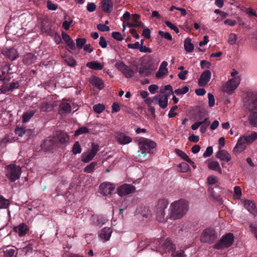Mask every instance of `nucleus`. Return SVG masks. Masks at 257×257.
<instances>
[{"instance_id":"1","label":"nucleus","mask_w":257,"mask_h":257,"mask_svg":"<svg viewBox=\"0 0 257 257\" xmlns=\"http://www.w3.org/2000/svg\"><path fill=\"white\" fill-rule=\"evenodd\" d=\"M189 210V203L184 199H180L172 202L169 208L168 217L176 220L183 217Z\"/></svg>"},{"instance_id":"2","label":"nucleus","mask_w":257,"mask_h":257,"mask_svg":"<svg viewBox=\"0 0 257 257\" xmlns=\"http://www.w3.org/2000/svg\"><path fill=\"white\" fill-rule=\"evenodd\" d=\"M156 143L153 141L146 139L141 138L138 140L139 150L137 157L138 161L142 162L147 159V154L150 153L151 149L156 147Z\"/></svg>"},{"instance_id":"3","label":"nucleus","mask_w":257,"mask_h":257,"mask_svg":"<svg viewBox=\"0 0 257 257\" xmlns=\"http://www.w3.org/2000/svg\"><path fill=\"white\" fill-rule=\"evenodd\" d=\"M257 139V133L253 132L247 135L241 136L237 140V143L233 148L232 152L235 155L243 151L247 146L252 144Z\"/></svg>"},{"instance_id":"4","label":"nucleus","mask_w":257,"mask_h":257,"mask_svg":"<svg viewBox=\"0 0 257 257\" xmlns=\"http://www.w3.org/2000/svg\"><path fill=\"white\" fill-rule=\"evenodd\" d=\"M168 202L164 199L160 200L155 207V213L156 219L161 222H166L169 217L168 215L165 217V209L168 206Z\"/></svg>"},{"instance_id":"5","label":"nucleus","mask_w":257,"mask_h":257,"mask_svg":"<svg viewBox=\"0 0 257 257\" xmlns=\"http://www.w3.org/2000/svg\"><path fill=\"white\" fill-rule=\"evenodd\" d=\"M6 177L12 182L18 179L21 174V168L15 164H10L5 168Z\"/></svg>"},{"instance_id":"6","label":"nucleus","mask_w":257,"mask_h":257,"mask_svg":"<svg viewBox=\"0 0 257 257\" xmlns=\"http://www.w3.org/2000/svg\"><path fill=\"white\" fill-rule=\"evenodd\" d=\"M77 110V105L71 101L63 100L59 106V113L61 115H66L72 110L74 112Z\"/></svg>"},{"instance_id":"7","label":"nucleus","mask_w":257,"mask_h":257,"mask_svg":"<svg viewBox=\"0 0 257 257\" xmlns=\"http://www.w3.org/2000/svg\"><path fill=\"white\" fill-rule=\"evenodd\" d=\"M240 82V78L239 76L232 78L222 86V90L229 95L232 94L238 87Z\"/></svg>"},{"instance_id":"8","label":"nucleus","mask_w":257,"mask_h":257,"mask_svg":"<svg viewBox=\"0 0 257 257\" xmlns=\"http://www.w3.org/2000/svg\"><path fill=\"white\" fill-rule=\"evenodd\" d=\"M217 238V235L213 229L207 228L204 230L200 236V240L204 243H212Z\"/></svg>"},{"instance_id":"9","label":"nucleus","mask_w":257,"mask_h":257,"mask_svg":"<svg viewBox=\"0 0 257 257\" xmlns=\"http://www.w3.org/2000/svg\"><path fill=\"white\" fill-rule=\"evenodd\" d=\"M114 66L127 78H132L134 76V70L121 61L116 62Z\"/></svg>"},{"instance_id":"10","label":"nucleus","mask_w":257,"mask_h":257,"mask_svg":"<svg viewBox=\"0 0 257 257\" xmlns=\"http://www.w3.org/2000/svg\"><path fill=\"white\" fill-rule=\"evenodd\" d=\"M233 242V235L229 233L223 236L219 242L214 245V248L220 249L230 246Z\"/></svg>"},{"instance_id":"11","label":"nucleus","mask_w":257,"mask_h":257,"mask_svg":"<svg viewBox=\"0 0 257 257\" xmlns=\"http://www.w3.org/2000/svg\"><path fill=\"white\" fill-rule=\"evenodd\" d=\"M156 244H158V246L156 247V250L163 253V250L165 252L173 251L174 250V245L169 239H166L161 245L159 240L155 241Z\"/></svg>"},{"instance_id":"12","label":"nucleus","mask_w":257,"mask_h":257,"mask_svg":"<svg viewBox=\"0 0 257 257\" xmlns=\"http://www.w3.org/2000/svg\"><path fill=\"white\" fill-rule=\"evenodd\" d=\"M136 188L134 186L125 184L117 188V194L120 196H123L135 192Z\"/></svg>"},{"instance_id":"13","label":"nucleus","mask_w":257,"mask_h":257,"mask_svg":"<svg viewBox=\"0 0 257 257\" xmlns=\"http://www.w3.org/2000/svg\"><path fill=\"white\" fill-rule=\"evenodd\" d=\"M98 151V147L93 144L91 151L87 153H83L81 155V161L84 163H88L96 155Z\"/></svg>"},{"instance_id":"14","label":"nucleus","mask_w":257,"mask_h":257,"mask_svg":"<svg viewBox=\"0 0 257 257\" xmlns=\"http://www.w3.org/2000/svg\"><path fill=\"white\" fill-rule=\"evenodd\" d=\"M11 70L10 65L4 63L2 65L1 68H0V79L1 80H6L9 81L11 77L10 76V74L12 72H10V70Z\"/></svg>"},{"instance_id":"15","label":"nucleus","mask_w":257,"mask_h":257,"mask_svg":"<svg viewBox=\"0 0 257 257\" xmlns=\"http://www.w3.org/2000/svg\"><path fill=\"white\" fill-rule=\"evenodd\" d=\"M114 189V186L109 182H104L99 186V192L104 196L110 194Z\"/></svg>"},{"instance_id":"16","label":"nucleus","mask_w":257,"mask_h":257,"mask_svg":"<svg viewBox=\"0 0 257 257\" xmlns=\"http://www.w3.org/2000/svg\"><path fill=\"white\" fill-rule=\"evenodd\" d=\"M169 95H158L153 97L152 100L154 102L157 101L160 107L165 109L168 105Z\"/></svg>"},{"instance_id":"17","label":"nucleus","mask_w":257,"mask_h":257,"mask_svg":"<svg viewBox=\"0 0 257 257\" xmlns=\"http://www.w3.org/2000/svg\"><path fill=\"white\" fill-rule=\"evenodd\" d=\"M211 76V73L209 70L203 71L198 80V85L200 86H205L210 80Z\"/></svg>"},{"instance_id":"18","label":"nucleus","mask_w":257,"mask_h":257,"mask_svg":"<svg viewBox=\"0 0 257 257\" xmlns=\"http://www.w3.org/2000/svg\"><path fill=\"white\" fill-rule=\"evenodd\" d=\"M247 96L250 103V109L257 111V91L248 92Z\"/></svg>"},{"instance_id":"19","label":"nucleus","mask_w":257,"mask_h":257,"mask_svg":"<svg viewBox=\"0 0 257 257\" xmlns=\"http://www.w3.org/2000/svg\"><path fill=\"white\" fill-rule=\"evenodd\" d=\"M28 230V227L24 223H22L19 225L15 226L13 228L14 232L17 233L20 237L26 235Z\"/></svg>"},{"instance_id":"20","label":"nucleus","mask_w":257,"mask_h":257,"mask_svg":"<svg viewBox=\"0 0 257 257\" xmlns=\"http://www.w3.org/2000/svg\"><path fill=\"white\" fill-rule=\"evenodd\" d=\"M2 53L11 60H14L18 57L17 51L13 48H4L2 50Z\"/></svg>"},{"instance_id":"21","label":"nucleus","mask_w":257,"mask_h":257,"mask_svg":"<svg viewBox=\"0 0 257 257\" xmlns=\"http://www.w3.org/2000/svg\"><path fill=\"white\" fill-rule=\"evenodd\" d=\"M115 139L119 144L126 145L132 141V138L122 133H117L115 135Z\"/></svg>"},{"instance_id":"22","label":"nucleus","mask_w":257,"mask_h":257,"mask_svg":"<svg viewBox=\"0 0 257 257\" xmlns=\"http://www.w3.org/2000/svg\"><path fill=\"white\" fill-rule=\"evenodd\" d=\"M154 69H152L150 65H144L141 66L138 70V73L141 77H148L153 73Z\"/></svg>"},{"instance_id":"23","label":"nucleus","mask_w":257,"mask_h":257,"mask_svg":"<svg viewBox=\"0 0 257 257\" xmlns=\"http://www.w3.org/2000/svg\"><path fill=\"white\" fill-rule=\"evenodd\" d=\"M112 229L109 227H104L99 232V237L103 241H108L111 235Z\"/></svg>"},{"instance_id":"24","label":"nucleus","mask_w":257,"mask_h":257,"mask_svg":"<svg viewBox=\"0 0 257 257\" xmlns=\"http://www.w3.org/2000/svg\"><path fill=\"white\" fill-rule=\"evenodd\" d=\"M107 221V218L101 215H93L91 216L92 223L95 225H102Z\"/></svg>"},{"instance_id":"25","label":"nucleus","mask_w":257,"mask_h":257,"mask_svg":"<svg viewBox=\"0 0 257 257\" xmlns=\"http://www.w3.org/2000/svg\"><path fill=\"white\" fill-rule=\"evenodd\" d=\"M249 125L254 127H257V111L250 109L247 116Z\"/></svg>"},{"instance_id":"26","label":"nucleus","mask_w":257,"mask_h":257,"mask_svg":"<svg viewBox=\"0 0 257 257\" xmlns=\"http://www.w3.org/2000/svg\"><path fill=\"white\" fill-rule=\"evenodd\" d=\"M101 8L103 11L107 13H110L113 10V3L111 0H101Z\"/></svg>"},{"instance_id":"27","label":"nucleus","mask_w":257,"mask_h":257,"mask_svg":"<svg viewBox=\"0 0 257 257\" xmlns=\"http://www.w3.org/2000/svg\"><path fill=\"white\" fill-rule=\"evenodd\" d=\"M137 212L143 217L145 218H149L151 216V211L149 207L141 206L137 209Z\"/></svg>"},{"instance_id":"28","label":"nucleus","mask_w":257,"mask_h":257,"mask_svg":"<svg viewBox=\"0 0 257 257\" xmlns=\"http://www.w3.org/2000/svg\"><path fill=\"white\" fill-rule=\"evenodd\" d=\"M216 157L217 158L224 161L226 162H229L231 160V157L228 152L224 150H221L219 151L216 155Z\"/></svg>"},{"instance_id":"29","label":"nucleus","mask_w":257,"mask_h":257,"mask_svg":"<svg viewBox=\"0 0 257 257\" xmlns=\"http://www.w3.org/2000/svg\"><path fill=\"white\" fill-rule=\"evenodd\" d=\"M56 136L59 142L62 144H65L69 141V137L67 133L62 131H58Z\"/></svg>"},{"instance_id":"30","label":"nucleus","mask_w":257,"mask_h":257,"mask_svg":"<svg viewBox=\"0 0 257 257\" xmlns=\"http://www.w3.org/2000/svg\"><path fill=\"white\" fill-rule=\"evenodd\" d=\"M175 152L176 153V154H177L179 157H180L187 162L190 163L192 166L194 165V162L189 158L188 156L184 152L179 149H176L175 150Z\"/></svg>"},{"instance_id":"31","label":"nucleus","mask_w":257,"mask_h":257,"mask_svg":"<svg viewBox=\"0 0 257 257\" xmlns=\"http://www.w3.org/2000/svg\"><path fill=\"white\" fill-rule=\"evenodd\" d=\"M19 84L18 82H12L9 85H5L1 88L2 93H6L7 92L12 91L14 89L18 88Z\"/></svg>"},{"instance_id":"32","label":"nucleus","mask_w":257,"mask_h":257,"mask_svg":"<svg viewBox=\"0 0 257 257\" xmlns=\"http://www.w3.org/2000/svg\"><path fill=\"white\" fill-rule=\"evenodd\" d=\"M90 83L92 85L96 87L99 89H102L104 87L102 80L95 76L91 78Z\"/></svg>"},{"instance_id":"33","label":"nucleus","mask_w":257,"mask_h":257,"mask_svg":"<svg viewBox=\"0 0 257 257\" xmlns=\"http://www.w3.org/2000/svg\"><path fill=\"white\" fill-rule=\"evenodd\" d=\"M36 112V110H28L25 112L22 115V121L23 122H28Z\"/></svg>"},{"instance_id":"34","label":"nucleus","mask_w":257,"mask_h":257,"mask_svg":"<svg viewBox=\"0 0 257 257\" xmlns=\"http://www.w3.org/2000/svg\"><path fill=\"white\" fill-rule=\"evenodd\" d=\"M184 47L185 51L188 53L193 52L194 49V46L191 43V39L190 38H186L184 42Z\"/></svg>"},{"instance_id":"35","label":"nucleus","mask_w":257,"mask_h":257,"mask_svg":"<svg viewBox=\"0 0 257 257\" xmlns=\"http://www.w3.org/2000/svg\"><path fill=\"white\" fill-rule=\"evenodd\" d=\"M86 66L93 70H101L103 68V65L96 61H91L86 64Z\"/></svg>"},{"instance_id":"36","label":"nucleus","mask_w":257,"mask_h":257,"mask_svg":"<svg viewBox=\"0 0 257 257\" xmlns=\"http://www.w3.org/2000/svg\"><path fill=\"white\" fill-rule=\"evenodd\" d=\"M36 57L32 53H28L25 55L23 58L24 62L27 64L30 65L35 62Z\"/></svg>"},{"instance_id":"37","label":"nucleus","mask_w":257,"mask_h":257,"mask_svg":"<svg viewBox=\"0 0 257 257\" xmlns=\"http://www.w3.org/2000/svg\"><path fill=\"white\" fill-rule=\"evenodd\" d=\"M208 167L209 169L216 171L219 173H222V170L219 163L217 161H211L209 163Z\"/></svg>"},{"instance_id":"38","label":"nucleus","mask_w":257,"mask_h":257,"mask_svg":"<svg viewBox=\"0 0 257 257\" xmlns=\"http://www.w3.org/2000/svg\"><path fill=\"white\" fill-rule=\"evenodd\" d=\"M244 207L250 212L253 213L255 209L254 202L250 200H246L244 203Z\"/></svg>"},{"instance_id":"39","label":"nucleus","mask_w":257,"mask_h":257,"mask_svg":"<svg viewBox=\"0 0 257 257\" xmlns=\"http://www.w3.org/2000/svg\"><path fill=\"white\" fill-rule=\"evenodd\" d=\"M186 254L183 249H174L172 251L171 257H186Z\"/></svg>"},{"instance_id":"40","label":"nucleus","mask_w":257,"mask_h":257,"mask_svg":"<svg viewBox=\"0 0 257 257\" xmlns=\"http://www.w3.org/2000/svg\"><path fill=\"white\" fill-rule=\"evenodd\" d=\"M41 111H50L53 109V106L47 102L42 103L40 107Z\"/></svg>"},{"instance_id":"41","label":"nucleus","mask_w":257,"mask_h":257,"mask_svg":"<svg viewBox=\"0 0 257 257\" xmlns=\"http://www.w3.org/2000/svg\"><path fill=\"white\" fill-rule=\"evenodd\" d=\"M104 109V105L100 103H98L93 106V110L96 113H101Z\"/></svg>"},{"instance_id":"42","label":"nucleus","mask_w":257,"mask_h":257,"mask_svg":"<svg viewBox=\"0 0 257 257\" xmlns=\"http://www.w3.org/2000/svg\"><path fill=\"white\" fill-rule=\"evenodd\" d=\"M149 243V241L147 239L142 240L138 244V249H139L140 251H142L148 246Z\"/></svg>"},{"instance_id":"43","label":"nucleus","mask_w":257,"mask_h":257,"mask_svg":"<svg viewBox=\"0 0 257 257\" xmlns=\"http://www.w3.org/2000/svg\"><path fill=\"white\" fill-rule=\"evenodd\" d=\"M96 164L97 163L94 162L91 163L90 164L88 165L84 168V172L88 173H92L93 171Z\"/></svg>"},{"instance_id":"44","label":"nucleus","mask_w":257,"mask_h":257,"mask_svg":"<svg viewBox=\"0 0 257 257\" xmlns=\"http://www.w3.org/2000/svg\"><path fill=\"white\" fill-rule=\"evenodd\" d=\"M9 205V201L0 195V209L6 208Z\"/></svg>"},{"instance_id":"45","label":"nucleus","mask_w":257,"mask_h":257,"mask_svg":"<svg viewBox=\"0 0 257 257\" xmlns=\"http://www.w3.org/2000/svg\"><path fill=\"white\" fill-rule=\"evenodd\" d=\"M168 73V69L163 68L159 67V70L157 71L156 74V76L157 78H162L164 76L167 75Z\"/></svg>"},{"instance_id":"46","label":"nucleus","mask_w":257,"mask_h":257,"mask_svg":"<svg viewBox=\"0 0 257 257\" xmlns=\"http://www.w3.org/2000/svg\"><path fill=\"white\" fill-rule=\"evenodd\" d=\"M81 148L78 142H76L72 148L73 154L76 155L81 152Z\"/></svg>"},{"instance_id":"47","label":"nucleus","mask_w":257,"mask_h":257,"mask_svg":"<svg viewBox=\"0 0 257 257\" xmlns=\"http://www.w3.org/2000/svg\"><path fill=\"white\" fill-rule=\"evenodd\" d=\"M179 168L182 172H187L190 170V167L188 164L183 162L179 164Z\"/></svg>"},{"instance_id":"48","label":"nucleus","mask_w":257,"mask_h":257,"mask_svg":"<svg viewBox=\"0 0 257 257\" xmlns=\"http://www.w3.org/2000/svg\"><path fill=\"white\" fill-rule=\"evenodd\" d=\"M64 61L70 66L72 67V66H74L76 65V61L72 57H70V56L65 57Z\"/></svg>"},{"instance_id":"49","label":"nucleus","mask_w":257,"mask_h":257,"mask_svg":"<svg viewBox=\"0 0 257 257\" xmlns=\"http://www.w3.org/2000/svg\"><path fill=\"white\" fill-rule=\"evenodd\" d=\"M86 40L85 38H78L76 40V43L77 47L80 49H81L83 46L86 43Z\"/></svg>"},{"instance_id":"50","label":"nucleus","mask_w":257,"mask_h":257,"mask_svg":"<svg viewBox=\"0 0 257 257\" xmlns=\"http://www.w3.org/2000/svg\"><path fill=\"white\" fill-rule=\"evenodd\" d=\"M189 91V88L188 87L185 86L183 87L182 88L180 89H177L175 90L174 92L177 95H182L188 92Z\"/></svg>"},{"instance_id":"51","label":"nucleus","mask_w":257,"mask_h":257,"mask_svg":"<svg viewBox=\"0 0 257 257\" xmlns=\"http://www.w3.org/2000/svg\"><path fill=\"white\" fill-rule=\"evenodd\" d=\"M208 119V117H205L203 120L201 121H197L191 125L192 130H196L201 125L203 124L204 122H206Z\"/></svg>"},{"instance_id":"52","label":"nucleus","mask_w":257,"mask_h":257,"mask_svg":"<svg viewBox=\"0 0 257 257\" xmlns=\"http://www.w3.org/2000/svg\"><path fill=\"white\" fill-rule=\"evenodd\" d=\"M236 39H237L236 35L234 33H231L229 35L228 42L230 45H233L235 44Z\"/></svg>"},{"instance_id":"53","label":"nucleus","mask_w":257,"mask_h":257,"mask_svg":"<svg viewBox=\"0 0 257 257\" xmlns=\"http://www.w3.org/2000/svg\"><path fill=\"white\" fill-rule=\"evenodd\" d=\"M89 132V130L85 126L81 127L75 132V136H79L82 134H86Z\"/></svg>"},{"instance_id":"54","label":"nucleus","mask_w":257,"mask_h":257,"mask_svg":"<svg viewBox=\"0 0 257 257\" xmlns=\"http://www.w3.org/2000/svg\"><path fill=\"white\" fill-rule=\"evenodd\" d=\"M159 34L162 37L164 38L169 41H171L172 40V37L171 35L168 32H164L162 31H160L159 32Z\"/></svg>"},{"instance_id":"55","label":"nucleus","mask_w":257,"mask_h":257,"mask_svg":"<svg viewBox=\"0 0 257 257\" xmlns=\"http://www.w3.org/2000/svg\"><path fill=\"white\" fill-rule=\"evenodd\" d=\"M207 181L208 184L210 185H213L217 183L218 181V180L217 177L211 175L207 178Z\"/></svg>"},{"instance_id":"56","label":"nucleus","mask_w":257,"mask_h":257,"mask_svg":"<svg viewBox=\"0 0 257 257\" xmlns=\"http://www.w3.org/2000/svg\"><path fill=\"white\" fill-rule=\"evenodd\" d=\"M234 196L237 199H239L241 196V188L239 186H235L234 188Z\"/></svg>"},{"instance_id":"57","label":"nucleus","mask_w":257,"mask_h":257,"mask_svg":"<svg viewBox=\"0 0 257 257\" xmlns=\"http://www.w3.org/2000/svg\"><path fill=\"white\" fill-rule=\"evenodd\" d=\"M47 7L48 10L51 11H55L58 8V6L57 5L52 3L50 1H48L47 2Z\"/></svg>"},{"instance_id":"58","label":"nucleus","mask_w":257,"mask_h":257,"mask_svg":"<svg viewBox=\"0 0 257 257\" xmlns=\"http://www.w3.org/2000/svg\"><path fill=\"white\" fill-rule=\"evenodd\" d=\"M208 104L210 107H212L215 104V99L214 98V96L212 94L209 93L208 94Z\"/></svg>"},{"instance_id":"59","label":"nucleus","mask_w":257,"mask_h":257,"mask_svg":"<svg viewBox=\"0 0 257 257\" xmlns=\"http://www.w3.org/2000/svg\"><path fill=\"white\" fill-rule=\"evenodd\" d=\"M165 24L171 29L174 30L176 33H179V29L169 21H166Z\"/></svg>"},{"instance_id":"60","label":"nucleus","mask_w":257,"mask_h":257,"mask_svg":"<svg viewBox=\"0 0 257 257\" xmlns=\"http://www.w3.org/2000/svg\"><path fill=\"white\" fill-rule=\"evenodd\" d=\"M209 124H210V121H208V119L206 122H204V123L203 124L201 125H200L201 126L200 128V133L202 134L205 133L206 132L207 127L208 126Z\"/></svg>"},{"instance_id":"61","label":"nucleus","mask_w":257,"mask_h":257,"mask_svg":"<svg viewBox=\"0 0 257 257\" xmlns=\"http://www.w3.org/2000/svg\"><path fill=\"white\" fill-rule=\"evenodd\" d=\"M15 250L13 249H10L4 251L5 257H13L15 254Z\"/></svg>"},{"instance_id":"62","label":"nucleus","mask_w":257,"mask_h":257,"mask_svg":"<svg viewBox=\"0 0 257 257\" xmlns=\"http://www.w3.org/2000/svg\"><path fill=\"white\" fill-rule=\"evenodd\" d=\"M112 37L113 39L118 41H121L123 39L122 35L119 32H113L112 33Z\"/></svg>"},{"instance_id":"63","label":"nucleus","mask_w":257,"mask_h":257,"mask_svg":"<svg viewBox=\"0 0 257 257\" xmlns=\"http://www.w3.org/2000/svg\"><path fill=\"white\" fill-rule=\"evenodd\" d=\"M97 28L99 31L101 32L108 31L109 30V27L104 24H98L97 26Z\"/></svg>"},{"instance_id":"64","label":"nucleus","mask_w":257,"mask_h":257,"mask_svg":"<svg viewBox=\"0 0 257 257\" xmlns=\"http://www.w3.org/2000/svg\"><path fill=\"white\" fill-rule=\"evenodd\" d=\"M211 63L210 62L207 61L206 60H202L200 62V66L202 69L206 68H209L211 66Z\"/></svg>"}]
</instances>
